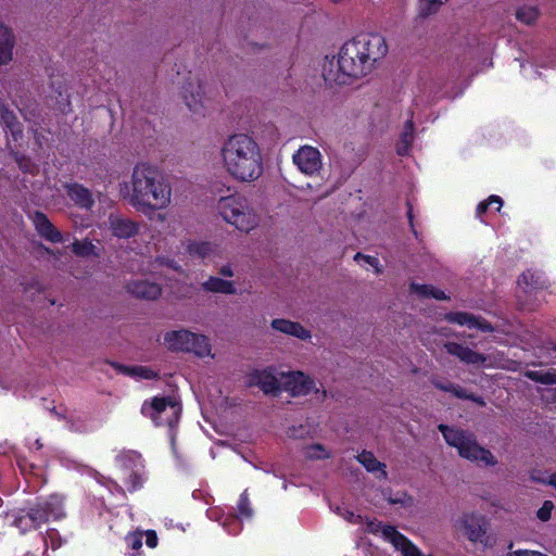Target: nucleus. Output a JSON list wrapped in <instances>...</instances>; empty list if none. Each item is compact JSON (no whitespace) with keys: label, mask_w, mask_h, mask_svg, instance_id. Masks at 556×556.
<instances>
[{"label":"nucleus","mask_w":556,"mask_h":556,"mask_svg":"<svg viewBox=\"0 0 556 556\" xmlns=\"http://www.w3.org/2000/svg\"><path fill=\"white\" fill-rule=\"evenodd\" d=\"M36 444H37L38 448H40L42 446V444L39 442V440L36 441Z\"/></svg>","instance_id":"nucleus-53"},{"label":"nucleus","mask_w":556,"mask_h":556,"mask_svg":"<svg viewBox=\"0 0 556 556\" xmlns=\"http://www.w3.org/2000/svg\"><path fill=\"white\" fill-rule=\"evenodd\" d=\"M354 260L356 262H361V261L365 262L366 264H368L369 266H371L374 268L376 274L382 273V266H381L379 260L375 256L366 255V254L358 252L355 254Z\"/></svg>","instance_id":"nucleus-40"},{"label":"nucleus","mask_w":556,"mask_h":556,"mask_svg":"<svg viewBox=\"0 0 556 556\" xmlns=\"http://www.w3.org/2000/svg\"><path fill=\"white\" fill-rule=\"evenodd\" d=\"M270 328L276 332L295 338L301 341H309L313 337L312 331L304 325L287 318L271 319Z\"/></svg>","instance_id":"nucleus-14"},{"label":"nucleus","mask_w":556,"mask_h":556,"mask_svg":"<svg viewBox=\"0 0 556 556\" xmlns=\"http://www.w3.org/2000/svg\"><path fill=\"white\" fill-rule=\"evenodd\" d=\"M455 528L470 542L484 543L486 541L488 522L477 513H465L455 521Z\"/></svg>","instance_id":"nucleus-11"},{"label":"nucleus","mask_w":556,"mask_h":556,"mask_svg":"<svg viewBox=\"0 0 556 556\" xmlns=\"http://www.w3.org/2000/svg\"><path fill=\"white\" fill-rule=\"evenodd\" d=\"M225 173L237 182H254L264 173L262 149L247 132H235L225 138L219 149Z\"/></svg>","instance_id":"nucleus-3"},{"label":"nucleus","mask_w":556,"mask_h":556,"mask_svg":"<svg viewBox=\"0 0 556 556\" xmlns=\"http://www.w3.org/2000/svg\"><path fill=\"white\" fill-rule=\"evenodd\" d=\"M442 4V0H420V14L422 16L434 14Z\"/></svg>","instance_id":"nucleus-37"},{"label":"nucleus","mask_w":556,"mask_h":556,"mask_svg":"<svg viewBox=\"0 0 556 556\" xmlns=\"http://www.w3.org/2000/svg\"><path fill=\"white\" fill-rule=\"evenodd\" d=\"M444 349L450 355L457 357L460 362L468 365H485L488 361V356L462 343L446 342Z\"/></svg>","instance_id":"nucleus-16"},{"label":"nucleus","mask_w":556,"mask_h":556,"mask_svg":"<svg viewBox=\"0 0 556 556\" xmlns=\"http://www.w3.org/2000/svg\"><path fill=\"white\" fill-rule=\"evenodd\" d=\"M146 535V544L150 547V548H154L156 545H157V536H156V533L154 531H147L144 533Z\"/></svg>","instance_id":"nucleus-46"},{"label":"nucleus","mask_w":556,"mask_h":556,"mask_svg":"<svg viewBox=\"0 0 556 556\" xmlns=\"http://www.w3.org/2000/svg\"><path fill=\"white\" fill-rule=\"evenodd\" d=\"M252 516V508L250 507V501L247 492H243L240 495V500L238 502V517L239 518H250Z\"/></svg>","instance_id":"nucleus-39"},{"label":"nucleus","mask_w":556,"mask_h":556,"mask_svg":"<svg viewBox=\"0 0 556 556\" xmlns=\"http://www.w3.org/2000/svg\"><path fill=\"white\" fill-rule=\"evenodd\" d=\"M192 331L188 329L170 330L164 333L163 345L170 352L188 353Z\"/></svg>","instance_id":"nucleus-19"},{"label":"nucleus","mask_w":556,"mask_h":556,"mask_svg":"<svg viewBox=\"0 0 556 556\" xmlns=\"http://www.w3.org/2000/svg\"><path fill=\"white\" fill-rule=\"evenodd\" d=\"M156 261H157V263H159L161 266H167V267L173 268V269H175V270H178V268H179V267L176 265V263H175L174 261L166 260V258H164V257H162V258H157Z\"/></svg>","instance_id":"nucleus-48"},{"label":"nucleus","mask_w":556,"mask_h":556,"mask_svg":"<svg viewBox=\"0 0 556 556\" xmlns=\"http://www.w3.org/2000/svg\"><path fill=\"white\" fill-rule=\"evenodd\" d=\"M489 203H490V204H492V203L497 204V205H498V206H497V210H500V208H501V206H502V204H503V201H502V199H501L500 197H497V195H491V197L489 198Z\"/></svg>","instance_id":"nucleus-51"},{"label":"nucleus","mask_w":556,"mask_h":556,"mask_svg":"<svg viewBox=\"0 0 556 556\" xmlns=\"http://www.w3.org/2000/svg\"><path fill=\"white\" fill-rule=\"evenodd\" d=\"M388 47L379 34H359L346 41L337 55L326 56L323 77L329 84L350 85L369 75Z\"/></svg>","instance_id":"nucleus-1"},{"label":"nucleus","mask_w":556,"mask_h":556,"mask_svg":"<svg viewBox=\"0 0 556 556\" xmlns=\"http://www.w3.org/2000/svg\"><path fill=\"white\" fill-rule=\"evenodd\" d=\"M15 38L12 30L0 23V65H5L13 60Z\"/></svg>","instance_id":"nucleus-23"},{"label":"nucleus","mask_w":556,"mask_h":556,"mask_svg":"<svg viewBox=\"0 0 556 556\" xmlns=\"http://www.w3.org/2000/svg\"><path fill=\"white\" fill-rule=\"evenodd\" d=\"M366 530L371 533H381V536L391 543L402 556H430L422 553L412 541L400 533L393 526L383 525L376 520L365 522Z\"/></svg>","instance_id":"nucleus-8"},{"label":"nucleus","mask_w":556,"mask_h":556,"mask_svg":"<svg viewBox=\"0 0 556 556\" xmlns=\"http://www.w3.org/2000/svg\"><path fill=\"white\" fill-rule=\"evenodd\" d=\"M121 479L128 491H134L142 484L143 464L140 454L134 451L123 452L117 456Z\"/></svg>","instance_id":"nucleus-9"},{"label":"nucleus","mask_w":556,"mask_h":556,"mask_svg":"<svg viewBox=\"0 0 556 556\" xmlns=\"http://www.w3.org/2000/svg\"><path fill=\"white\" fill-rule=\"evenodd\" d=\"M67 198L79 208L89 211L94 205L91 190L78 182H67L64 186Z\"/></svg>","instance_id":"nucleus-17"},{"label":"nucleus","mask_w":556,"mask_h":556,"mask_svg":"<svg viewBox=\"0 0 556 556\" xmlns=\"http://www.w3.org/2000/svg\"><path fill=\"white\" fill-rule=\"evenodd\" d=\"M438 429L446 444L454 447L459 457L480 467H494L498 464L493 453L478 442L473 432L443 424L439 425Z\"/></svg>","instance_id":"nucleus-4"},{"label":"nucleus","mask_w":556,"mask_h":556,"mask_svg":"<svg viewBox=\"0 0 556 556\" xmlns=\"http://www.w3.org/2000/svg\"><path fill=\"white\" fill-rule=\"evenodd\" d=\"M531 480L535 482H541L543 484L552 485L556 489V473H551L547 476H540L538 472L533 471L531 473Z\"/></svg>","instance_id":"nucleus-43"},{"label":"nucleus","mask_w":556,"mask_h":556,"mask_svg":"<svg viewBox=\"0 0 556 556\" xmlns=\"http://www.w3.org/2000/svg\"><path fill=\"white\" fill-rule=\"evenodd\" d=\"M27 516L36 527L48 521L50 518L60 519L64 516L63 500L60 495H50L45 501L34 505Z\"/></svg>","instance_id":"nucleus-12"},{"label":"nucleus","mask_w":556,"mask_h":556,"mask_svg":"<svg viewBox=\"0 0 556 556\" xmlns=\"http://www.w3.org/2000/svg\"><path fill=\"white\" fill-rule=\"evenodd\" d=\"M141 413L156 426L173 428L179 420L181 405L174 397L155 396L150 401H144L141 406Z\"/></svg>","instance_id":"nucleus-6"},{"label":"nucleus","mask_w":556,"mask_h":556,"mask_svg":"<svg viewBox=\"0 0 556 556\" xmlns=\"http://www.w3.org/2000/svg\"><path fill=\"white\" fill-rule=\"evenodd\" d=\"M109 227L112 233L121 239L134 237L139 230L137 223L113 214L109 217Z\"/></svg>","instance_id":"nucleus-22"},{"label":"nucleus","mask_w":556,"mask_h":556,"mask_svg":"<svg viewBox=\"0 0 556 556\" xmlns=\"http://www.w3.org/2000/svg\"><path fill=\"white\" fill-rule=\"evenodd\" d=\"M444 320L469 329H478L482 332H492L494 328L480 316L467 312H450L444 315Z\"/></svg>","instance_id":"nucleus-15"},{"label":"nucleus","mask_w":556,"mask_h":556,"mask_svg":"<svg viewBox=\"0 0 556 556\" xmlns=\"http://www.w3.org/2000/svg\"><path fill=\"white\" fill-rule=\"evenodd\" d=\"M287 434L292 439H303L307 434V429L303 425L298 427L293 426L288 429Z\"/></svg>","instance_id":"nucleus-44"},{"label":"nucleus","mask_w":556,"mask_h":556,"mask_svg":"<svg viewBox=\"0 0 556 556\" xmlns=\"http://www.w3.org/2000/svg\"><path fill=\"white\" fill-rule=\"evenodd\" d=\"M281 389L292 396H305L314 393L315 399L319 402L327 397V391L324 388H318L315 379L301 370L282 372Z\"/></svg>","instance_id":"nucleus-7"},{"label":"nucleus","mask_w":556,"mask_h":556,"mask_svg":"<svg viewBox=\"0 0 556 556\" xmlns=\"http://www.w3.org/2000/svg\"><path fill=\"white\" fill-rule=\"evenodd\" d=\"M216 210L219 216L237 230L249 233L260 225V216L249 200L241 194L222 197Z\"/></svg>","instance_id":"nucleus-5"},{"label":"nucleus","mask_w":556,"mask_h":556,"mask_svg":"<svg viewBox=\"0 0 556 556\" xmlns=\"http://www.w3.org/2000/svg\"><path fill=\"white\" fill-rule=\"evenodd\" d=\"M31 220L36 231L45 240L50 241L52 243H60L63 241V236L61 231L53 226V224L50 222L46 214L41 212H35L31 217Z\"/></svg>","instance_id":"nucleus-20"},{"label":"nucleus","mask_w":556,"mask_h":556,"mask_svg":"<svg viewBox=\"0 0 556 556\" xmlns=\"http://www.w3.org/2000/svg\"><path fill=\"white\" fill-rule=\"evenodd\" d=\"M334 511L340 517H342L344 520H346L351 523H354V525L364 523V519L361 515H357L348 508L337 507Z\"/></svg>","instance_id":"nucleus-41"},{"label":"nucleus","mask_w":556,"mask_h":556,"mask_svg":"<svg viewBox=\"0 0 556 556\" xmlns=\"http://www.w3.org/2000/svg\"><path fill=\"white\" fill-rule=\"evenodd\" d=\"M554 509V503L549 500H546L543 502L542 506L536 510V518L542 522H546L551 520Z\"/></svg>","instance_id":"nucleus-38"},{"label":"nucleus","mask_w":556,"mask_h":556,"mask_svg":"<svg viewBox=\"0 0 556 556\" xmlns=\"http://www.w3.org/2000/svg\"><path fill=\"white\" fill-rule=\"evenodd\" d=\"M248 384L260 388L265 394L277 395L281 391L279 380L271 368L257 369L249 374Z\"/></svg>","instance_id":"nucleus-13"},{"label":"nucleus","mask_w":556,"mask_h":556,"mask_svg":"<svg viewBox=\"0 0 556 556\" xmlns=\"http://www.w3.org/2000/svg\"><path fill=\"white\" fill-rule=\"evenodd\" d=\"M143 533L137 532L127 536V543L132 549H139L142 546Z\"/></svg>","instance_id":"nucleus-45"},{"label":"nucleus","mask_w":556,"mask_h":556,"mask_svg":"<svg viewBox=\"0 0 556 556\" xmlns=\"http://www.w3.org/2000/svg\"><path fill=\"white\" fill-rule=\"evenodd\" d=\"M414 141V126L410 121L406 122L400 141L396 146V151L400 155H406Z\"/></svg>","instance_id":"nucleus-28"},{"label":"nucleus","mask_w":556,"mask_h":556,"mask_svg":"<svg viewBox=\"0 0 556 556\" xmlns=\"http://www.w3.org/2000/svg\"><path fill=\"white\" fill-rule=\"evenodd\" d=\"M2 118H3L4 123H5V125L11 129L12 136L16 140L17 139V135L21 134V129H20L17 123H15V117L11 113L5 112L2 115Z\"/></svg>","instance_id":"nucleus-42"},{"label":"nucleus","mask_w":556,"mask_h":556,"mask_svg":"<svg viewBox=\"0 0 556 556\" xmlns=\"http://www.w3.org/2000/svg\"><path fill=\"white\" fill-rule=\"evenodd\" d=\"M172 185L155 165L140 162L128 181L119 185V194L137 211L148 215L167 208L172 203Z\"/></svg>","instance_id":"nucleus-2"},{"label":"nucleus","mask_w":556,"mask_h":556,"mask_svg":"<svg viewBox=\"0 0 556 556\" xmlns=\"http://www.w3.org/2000/svg\"><path fill=\"white\" fill-rule=\"evenodd\" d=\"M124 371L127 375L138 378V379L150 380V379H154L157 376V374L154 370H152L148 367H144V366L127 367L124 369Z\"/></svg>","instance_id":"nucleus-35"},{"label":"nucleus","mask_w":556,"mask_h":556,"mask_svg":"<svg viewBox=\"0 0 556 556\" xmlns=\"http://www.w3.org/2000/svg\"><path fill=\"white\" fill-rule=\"evenodd\" d=\"M126 290L136 298L144 300H156L162 289L157 283L142 279H132L126 283Z\"/></svg>","instance_id":"nucleus-21"},{"label":"nucleus","mask_w":556,"mask_h":556,"mask_svg":"<svg viewBox=\"0 0 556 556\" xmlns=\"http://www.w3.org/2000/svg\"><path fill=\"white\" fill-rule=\"evenodd\" d=\"M384 498L392 505H399L405 509H412L415 506L414 498L405 492H399L394 495L384 494Z\"/></svg>","instance_id":"nucleus-33"},{"label":"nucleus","mask_w":556,"mask_h":556,"mask_svg":"<svg viewBox=\"0 0 556 556\" xmlns=\"http://www.w3.org/2000/svg\"><path fill=\"white\" fill-rule=\"evenodd\" d=\"M408 217L412 220V212L410 211L408 212Z\"/></svg>","instance_id":"nucleus-54"},{"label":"nucleus","mask_w":556,"mask_h":556,"mask_svg":"<svg viewBox=\"0 0 556 556\" xmlns=\"http://www.w3.org/2000/svg\"><path fill=\"white\" fill-rule=\"evenodd\" d=\"M532 277H533V274H532V273H530V271L525 273V274H522V275H521V277L519 278V283H522V282H523V283H526V285H529V283H530L529 279H530V278L532 279Z\"/></svg>","instance_id":"nucleus-49"},{"label":"nucleus","mask_w":556,"mask_h":556,"mask_svg":"<svg viewBox=\"0 0 556 556\" xmlns=\"http://www.w3.org/2000/svg\"><path fill=\"white\" fill-rule=\"evenodd\" d=\"M410 291L420 299L450 300V296L443 290L432 285L413 282L410 283Z\"/></svg>","instance_id":"nucleus-27"},{"label":"nucleus","mask_w":556,"mask_h":556,"mask_svg":"<svg viewBox=\"0 0 556 556\" xmlns=\"http://www.w3.org/2000/svg\"><path fill=\"white\" fill-rule=\"evenodd\" d=\"M188 353H192L200 358H214L211 341L207 336L202 333H192V339L190 340Z\"/></svg>","instance_id":"nucleus-25"},{"label":"nucleus","mask_w":556,"mask_h":556,"mask_svg":"<svg viewBox=\"0 0 556 556\" xmlns=\"http://www.w3.org/2000/svg\"><path fill=\"white\" fill-rule=\"evenodd\" d=\"M72 250L78 256H89L94 254V245L89 240H76L72 244Z\"/></svg>","instance_id":"nucleus-36"},{"label":"nucleus","mask_w":556,"mask_h":556,"mask_svg":"<svg viewBox=\"0 0 556 556\" xmlns=\"http://www.w3.org/2000/svg\"><path fill=\"white\" fill-rule=\"evenodd\" d=\"M465 399H466V400H471V401L476 402L477 404H479V405H481V406H484V405H485V402H484V401H483V399H482V397H480V396H475V395H472V394H469V393H468V396H467V397H465Z\"/></svg>","instance_id":"nucleus-50"},{"label":"nucleus","mask_w":556,"mask_h":556,"mask_svg":"<svg viewBox=\"0 0 556 556\" xmlns=\"http://www.w3.org/2000/svg\"><path fill=\"white\" fill-rule=\"evenodd\" d=\"M304 455L309 459H326L331 456V452L323 444L315 443L304 447Z\"/></svg>","instance_id":"nucleus-31"},{"label":"nucleus","mask_w":556,"mask_h":556,"mask_svg":"<svg viewBox=\"0 0 556 556\" xmlns=\"http://www.w3.org/2000/svg\"><path fill=\"white\" fill-rule=\"evenodd\" d=\"M218 273L220 274V276L223 277H232L235 275L233 273V268L230 264H225L223 265L219 269H218Z\"/></svg>","instance_id":"nucleus-47"},{"label":"nucleus","mask_w":556,"mask_h":556,"mask_svg":"<svg viewBox=\"0 0 556 556\" xmlns=\"http://www.w3.org/2000/svg\"><path fill=\"white\" fill-rule=\"evenodd\" d=\"M292 163L300 173L308 177H317L324 168L321 152L311 144L301 146L292 154Z\"/></svg>","instance_id":"nucleus-10"},{"label":"nucleus","mask_w":556,"mask_h":556,"mask_svg":"<svg viewBox=\"0 0 556 556\" xmlns=\"http://www.w3.org/2000/svg\"><path fill=\"white\" fill-rule=\"evenodd\" d=\"M181 98L193 114H204L203 89L198 83L190 81L185 85L181 90Z\"/></svg>","instance_id":"nucleus-18"},{"label":"nucleus","mask_w":556,"mask_h":556,"mask_svg":"<svg viewBox=\"0 0 556 556\" xmlns=\"http://www.w3.org/2000/svg\"><path fill=\"white\" fill-rule=\"evenodd\" d=\"M432 383L439 390H442V391H445V392H450V393L454 394L458 399L459 397H467L468 396V393L466 392V390L463 389L462 387L455 384V383L442 382V381H439V380H432Z\"/></svg>","instance_id":"nucleus-34"},{"label":"nucleus","mask_w":556,"mask_h":556,"mask_svg":"<svg viewBox=\"0 0 556 556\" xmlns=\"http://www.w3.org/2000/svg\"><path fill=\"white\" fill-rule=\"evenodd\" d=\"M526 377L542 384H556V369L529 370Z\"/></svg>","instance_id":"nucleus-30"},{"label":"nucleus","mask_w":556,"mask_h":556,"mask_svg":"<svg viewBox=\"0 0 556 556\" xmlns=\"http://www.w3.org/2000/svg\"><path fill=\"white\" fill-rule=\"evenodd\" d=\"M489 205H490L489 201L481 202L477 207V214L480 215V214L484 213Z\"/></svg>","instance_id":"nucleus-52"},{"label":"nucleus","mask_w":556,"mask_h":556,"mask_svg":"<svg viewBox=\"0 0 556 556\" xmlns=\"http://www.w3.org/2000/svg\"><path fill=\"white\" fill-rule=\"evenodd\" d=\"M356 458L368 472L376 475L378 479H387L386 464L379 462L371 452L363 451Z\"/></svg>","instance_id":"nucleus-26"},{"label":"nucleus","mask_w":556,"mask_h":556,"mask_svg":"<svg viewBox=\"0 0 556 556\" xmlns=\"http://www.w3.org/2000/svg\"><path fill=\"white\" fill-rule=\"evenodd\" d=\"M201 288L206 292L220 293L231 295L237 293L236 283L231 280H226L220 277L211 276L204 282Z\"/></svg>","instance_id":"nucleus-24"},{"label":"nucleus","mask_w":556,"mask_h":556,"mask_svg":"<svg viewBox=\"0 0 556 556\" xmlns=\"http://www.w3.org/2000/svg\"><path fill=\"white\" fill-rule=\"evenodd\" d=\"M187 250L191 255L201 258L208 257L214 252L213 245L208 242H190Z\"/></svg>","instance_id":"nucleus-32"},{"label":"nucleus","mask_w":556,"mask_h":556,"mask_svg":"<svg viewBox=\"0 0 556 556\" xmlns=\"http://www.w3.org/2000/svg\"><path fill=\"white\" fill-rule=\"evenodd\" d=\"M540 16V11L535 5L525 4L517 9L516 18L526 25H533Z\"/></svg>","instance_id":"nucleus-29"}]
</instances>
